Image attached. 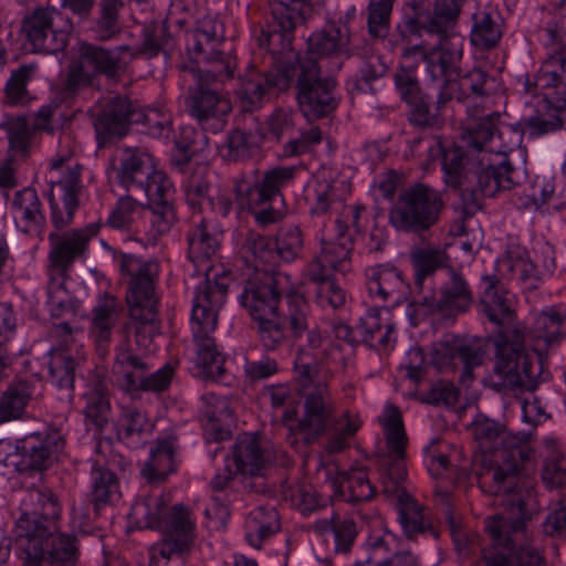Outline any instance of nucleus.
<instances>
[{"mask_svg": "<svg viewBox=\"0 0 566 566\" xmlns=\"http://www.w3.org/2000/svg\"><path fill=\"white\" fill-rule=\"evenodd\" d=\"M292 39L289 44L275 41L269 46H260L270 55L273 69L261 71L251 64L245 73L239 77L237 96L242 112H254L262 107L273 90L284 91L290 87L296 76V99L302 114L308 120L324 118L334 113L342 99L336 78L332 74H324V65L314 59H297L292 49Z\"/></svg>", "mask_w": 566, "mask_h": 566, "instance_id": "nucleus-1", "label": "nucleus"}, {"mask_svg": "<svg viewBox=\"0 0 566 566\" xmlns=\"http://www.w3.org/2000/svg\"><path fill=\"white\" fill-rule=\"evenodd\" d=\"M473 436L480 453L475 457V475L465 469H458L453 464V455L443 449L448 444L437 442L436 447L428 449L426 465L433 479H451L458 492H470L467 481L474 480L486 495H497L501 486L514 484L525 469L531 448L521 440L511 436L504 426L489 418L476 419L473 424Z\"/></svg>", "mask_w": 566, "mask_h": 566, "instance_id": "nucleus-2", "label": "nucleus"}, {"mask_svg": "<svg viewBox=\"0 0 566 566\" xmlns=\"http://www.w3.org/2000/svg\"><path fill=\"white\" fill-rule=\"evenodd\" d=\"M482 284L481 312L495 328V364L486 385L500 394L534 391L541 366L526 352L525 327L517 322L513 295L494 275H483Z\"/></svg>", "mask_w": 566, "mask_h": 566, "instance_id": "nucleus-3", "label": "nucleus"}, {"mask_svg": "<svg viewBox=\"0 0 566 566\" xmlns=\"http://www.w3.org/2000/svg\"><path fill=\"white\" fill-rule=\"evenodd\" d=\"M238 298L256 322L260 340L268 350L276 349L290 335L300 337L308 327V303L294 291L286 273L255 270L244 281Z\"/></svg>", "mask_w": 566, "mask_h": 566, "instance_id": "nucleus-4", "label": "nucleus"}, {"mask_svg": "<svg viewBox=\"0 0 566 566\" xmlns=\"http://www.w3.org/2000/svg\"><path fill=\"white\" fill-rule=\"evenodd\" d=\"M499 122L500 114L492 113L469 128V143L476 151V161L468 168V178L458 191L463 199L470 196L474 203L484 197H494L500 190H511L521 182V174L507 159L510 147L502 143Z\"/></svg>", "mask_w": 566, "mask_h": 566, "instance_id": "nucleus-5", "label": "nucleus"}, {"mask_svg": "<svg viewBox=\"0 0 566 566\" xmlns=\"http://www.w3.org/2000/svg\"><path fill=\"white\" fill-rule=\"evenodd\" d=\"M205 280L197 285L191 308V333L195 346V365L203 379L221 380L226 374V357L219 349L214 332L218 326L219 311L226 303L230 273L206 270Z\"/></svg>", "mask_w": 566, "mask_h": 566, "instance_id": "nucleus-6", "label": "nucleus"}, {"mask_svg": "<svg viewBox=\"0 0 566 566\" xmlns=\"http://www.w3.org/2000/svg\"><path fill=\"white\" fill-rule=\"evenodd\" d=\"M335 347L318 328L308 331L306 340L296 353L293 379L300 395L304 396L305 420L302 426H310L319 432L325 421L334 411V398L329 389L332 375H321L319 366L326 364Z\"/></svg>", "mask_w": 566, "mask_h": 566, "instance_id": "nucleus-7", "label": "nucleus"}, {"mask_svg": "<svg viewBox=\"0 0 566 566\" xmlns=\"http://www.w3.org/2000/svg\"><path fill=\"white\" fill-rule=\"evenodd\" d=\"M504 512L486 520L494 549L484 552L473 566H543V558L531 544L516 545L524 523L539 510L536 497H505Z\"/></svg>", "mask_w": 566, "mask_h": 566, "instance_id": "nucleus-8", "label": "nucleus"}, {"mask_svg": "<svg viewBox=\"0 0 566 566\" xmlns=\"http://www.w3.org/2000/svg\"><path fill=\"white\" fill-rule=\"evenodd\" d=\"M13 539L24 554L23 566H75L76 538L60 533L55 524H43L28 514L15 523Z\"/></svg>", "mask_w": 566, "mask_h": 566, "instance_id": "nucleus-9", "label": "nucleus"}, {"mask_svg": "<svg viewBox=\"0 0 566 566\" xmlns=\"http://www.w3.org/2000/svg\"><path fill=\"white\" fill-rule=\"evenodd\" d=\"M116 262L122 276L127 280L126 302L132 319L142 325L153 323L159 303V264L128 253L118 255Z\"/></svg>", "mask_w": 566, "mask_h": 566, "instance_id": "nucleus-10", "label": "nucleus"}, {"mask_svg": "<svg viewBox=\"0 0 566 566\" xmlns=\"http://www.w3.org/2000/svg\"><path fill=\"white\" fill-rule=\"evenodd\" d=\"M378 421L384 430L387 453L381 458V484L384 495H412L413 485L407 480L406 450L408 436L400 409L387 402Z\"/></svg>", "mask_w": 566, "mask_h": 566, "instance_id": "nucleus-11", "label": "nucleus"}, {"mask_svg": "<svg viewBox=\"0 0 566 566\" xmlns=\"http://www.w3.org/2000/svg\"><path fill=\"white\" fill-rule=\"evenodd\" d=\"M130 515L145 527L161 531L177 551L192 542L195 522L190 510L181 503L170 504L165 497H138Z\"/></svg>", "mask_w": 566, "mask_h": 566, "instance_id": "nucleus-12", "label": "nucleus"}, {"mask_svg": "<svg viewBox=\"0 0 566 566\" xmlns=\"http://www.w3.org/2000/svg\"><path fill=\"white\" fill-rule=\"evenodd\" d=\"M443 209L440 193L424 184L400 192L389 211V221L399 231L421 235L436 226Z\"/></svg>", "mask_w": 566, "mask_h": 566, "instance_id": "nucleus-13", "label": "nucleus"}, {"mask_svg": "<svg viewBox=\"0 0 566 566\" xmlns=\"http://www.w3.org/2000/svg\"><path fill=\"white\" fill-rule=\"evenodd\" d=\"M395 91L408 107L410 124L420 128H431L442 123V114L450 103V85L438 92L436 102L430 104V96L421 87L418 77V64H400L392 76Z\"/></svg>", "mask_w": 566, "mask_h": 566, "instance_id": "nucleus-14", "label": "nucleus"}, {"mask_svg": "<svg viewBox=\"0 0 566 566\" xmlns=\"http://www.w3.org/2000/svg\"><path fill=\"white\" fill-rule=\"evenodd\" d=\"M88 115L98 147L125 137L142 116L138 102L120 93H109L98 98L88 109Z\"/></svg>", "mask_w": 566, "mask_h": 566, "instance_id": "nucleus-15", "label": "nucleus"}, {"mask_svg": "<svg viewBox=\"0 0 566 566\" xmlns=\"http://www.w3.org/2000/svg\"><path fill=\"white\" fill-rule=\"evenodd\" d=\"M147 369L148 366L135 354L128 339H124L116 347L113 370L122 375L120 387L130 397L135 398L139 391L160 394L170 387L175 376L172 365L166 364L155 373L144 376Z\"/></svg>", "mask_w": 566, "mask_h": 566, "instance_id": "nucleus-16", "label": "nucleus"}, {"mask_svg": "<svg viewBox=\"0 0 566 566\" xmlns=\"http://www.w3.org/2000/svg\"><path fill=\"white\" fill-rule=\"evenodd\" d=\"M101 230L98 222L88 223L82 228L52 231L48 235L49 253L46 275L69 277L73 264L85 260L90 242Z\"/></svg>", "mask_w": 566, "mask_h": 566, "instance_id": "nucleus-17", "label": "nucleus"}, {"mask_svg": "<svg viewBox=\"0 0 566 566\" xmlns=\"http://www.w3.org/2000/svg\"><path fill=\"white\" fill-rule=\"evenodd\" d=\"M473 303L472 290L465 277L451 271L449 280L442 284L439 296L434 293L417 295L412 302L419 315L438 314L442 317H455L467 312Z\"/></svg>", "mask_w": 566, "mask_h": 566, "instance_id": "nucleus-18", "label": "nucleus"}, {"mask_svg": "<svg viewBox=\"0 0 566 566\" xmlns=\"http://www.w3.org/2000/svg\"><path fill=\"white\" fill-rule=\"evenodd\" d=\"M566 307L554 305L545 307L534 318L532 328L525 332V348L533 364H538L541 369L536 377L542 374L543 355L556 345H559L566 337Z\"/></svg>", "mask_w": 566, "mask_h": 566, "instance_id": "nucleus-19", "label": "nucleus"}, {"mask_svg": "<svg viewBox=\"0 0 566 566\" xmlns=\"http://www.w3.org/2000/svg\"><path fill=\"white\" fill-rule=\"evenodd\" d=\"M271 18L265 27L254 31V40L260 46H269L275 41L289 44L292 31L302 24L311 12L307 0H269Z\"/></svg>", "mask_w": 566, "mask_h": 566, "instance_id": "nucleus-20", "label": "nucleus"}, {"mask_svg": "<svg viewBox=\"0 0 566 566\" xmlns=\"http://www.w3.org/2000/svg\"><path fill=\"white\" fill-rule=\"evenodd\" d=\"M186 105L189 114L205 130L217 132L224 125V117L231 111V102L226 94L212 88V83L192 80Z\"/></svg>", "mask_w": 566, "mask_h": 566, "instance_id": "nucleus-21", "label": "nucleus"}, {"mask_svg": "<svg viewBox=\"0 0 566 566\" xmlns=\"http://www.w3.org/2000/svg\"><path fill=\"white\" fill-rule=\"evenodd\" d=\"M484 350L479 344L447 335L432 347L431 363L440 370L462 367L460 382L468 386L473 380V369L483 363Z\"/></svg>", "mask_w": 566, "mask_h": 566, "instance_id": "nucleus-22", "label": "nucleus"}, {"mask_svg": "<svg viewBox=\"0 0 566 566\" xmlns=\"http://www.w3.org/2000/svg\"><path fill=\"white\" fill-rule=\"evenodd\" d=\"M463 55V41L442 40L439 44L430 49L423 46L419 56L426 64V72L432 81H441L439 91H442L447 84L450 87V102L454 98L457 92V80L460 76V62Z\"/></svg>", "mask_w": 566, "mask_h": 566, "instance_id": "nucleus-23", "label": "nucleus"}, {"mask_svg": "<svg viewBox=\"0 0 566 566\" xmlns=\"http://www.w3.org/2000/svg\"><path fill=\"white\" fill-rule=\"evenodd\" d=\"M63 168V158L51 161V172L61 174L59 179L51 180L62 191V208L53 198L50 199L51 222L56 229L55 231L63 230L72 223L74 213L78 208V193L82 190L81 165H69L65 170Z\"/></svg>", "mask_w": 566, "mask_h": 566, "instance_id": "nucleus-24", "label": "nucleus"}, {"mask_svg": "<svg viewBox=\"0 0 566 566\" xmlns=\"http://www.w3.org/2000/svg\"><path fill=\"white\" fill-rule=\"evenodd\" d=\"M464 140L468 145V150L454 143L442 142L437 139L429 148V156L431 159L439 158L443 171V179L448 187L458 190L463 187L465 178H468L469 167H473L476 161V151L469 143V129Z\"/></svg>", "mask_w": 566, "mask_h": 566, "instance_id": "nucleus-25", "label": "nucleus"}, {"mask_svg": "<svg viewBox=\"0 0 566 566\" xmlns=\"http://www.w3.org/2000/svg\"><path fill=\"white\" fill-rule=\"evenodd\" d=\"M52 336L56 338L57 346L49 352V375L55 387L67 390L71 396L77 365L70 348L74 340L73 329L69 323L63 322L53 326Z\"/></svg>", "mask_w": 566, "mask_h": 566, "instance_id": "nucleus-26", "label": "nucleus"}, {"mask_svg": "<svg viewBox=\"0 0 566 566\" xmlns=\"http://www.w3.org/2000/svg\"><path fill=\"white\" fill-rule=\"evenodd\" d=\"M349 34L346 25L327 23L322 30L314 32L307 40L305 55L296 52L297 59H314L319 65L325 60L332 63L331 71H338L342 67L340 55L346 52Z\"/></svg>", "mask_w": 566, "mask_h": 566, "instance_id": "nucleus-27", "label": "nucleus"}, {"mask_svg": "<svg viewBox=\"0 0 566 566\" xmlns=\"http://www.w3.org/2000/svg\"><path fill=\"white\" fill-rule=\"evenodd\" d=\"M22 33L34 52L45 54L62 52L69 41L67 32L53 29L52 11L42 8L23 19Z\"/></svg>", "mask_w": 566, "mask_h": 566, "instance_id": "nucleus-28", "label": "nucleus"}, {"mask_svg": "<svg viewBox=\"0 0 566 566\" xmlns=\"http://www.w3.org/2000/svg\"><path fill=\"white\" fill-rule=\"evenodd\" d=\"M333 412H335V410ZM333 415L334 413L328 416L325 421L324 429L319 432H316V430L310 426H302V422L305 420V415L297 422V429L300 432L306 434V442H310L326 432L324 450L329 454L340 453L349 448V440L354 438L361 427V420L358 415L345 411L342 416L332 419Z\"/></svg>", "mask_w": 566, "mask_h": 566, "instance_id": "nucleus-29", "label": "nucleus"}, {"mask_svg": "<svg viewBox=\"0 0 566 566\" xmlns=\"http://www.w3.org/2000/svg\"><path fill=\"white\" fill-rule=\"evenodd\" d=\"M543 253L547 254V258L542 265H538L528 259L525 248L518 244H510L504 256L499 260V266L512 280L521 282L533 281L536 283L544 275L552 274L556 269L555 259L551 255L553 254L552 248L546 245Z\"/></svg>", "mask_w": 566, "mask_h": 566, "instance_id": "nucleus-30", "label": "nucleus"}, {"mask_svg": "<svg viewBox=\"0 0 566 566\" xmlns=\"http://www.w3.org/2000/svg\"><path fill=\"white\" fill-rule=\"evenodd\" d=\"M296 167H274L264 172L263 178L250 186L245 182L235 185L237 196L245 193V202L251 207L272 203L281 197V190L295 178Z\"/></svg>", "mask_w": 566, "mask_h": 566, "instance_id": "nucleus-31", "label": "nucleus"}, {"mask_svg": "<svg viewBox=\"0 0 566 566\" xmlns=\"http://www.w3.org/2000/svg\"><path fill=\"white\" fill-rule=\"evenodd\" d=\"M64 448V438L57 430L32 433L25 437L17 449L20 451L23 469L42 471Z\"/></svg>", "mask_w": 566, "mask_h": 566, "instance_id": "nucleus-32", "label": "nucleus"}, {"mask_svg": "<svg viewBox=\"0 0 566 566\" xmlns=\"http://www.w3.org/2000/svg\"><path fill=\"white\" fill-rule=\"evenodd\" d=\"M114 167L117 182L128 191L142 189L156 166L154 157L140 148L125 147L120 149Z\"/></svg>", "mask_w": 566, "mask_h": 566, "instance_id": "nucleus-33", "label": "nucleus"}, {"mask_svg": "<svg viewBox=\"0 0 566 566\" xmlns=\"http://www.w3.org/2000/svg\"><path fill=\"white\" fill-rule=\"evenodd\" d=\"M115 421L117 439L129 448L142 447L154 430V423L147 412L134 403H118Z\"/></svg>", "mask_w": 566, "mask_h": 566, "instance_id": "nucleus-34", "label": "nucleus"}, {"mask_svg": "<svg viewBox=\"0 0 566 566\" xmlns=\"http://www.w3.org/2000/svg\"><path fill=\"white\" fill-rule=\"evenodd\" d=\"M316 261H311L304 270V279L313 285L314 302L322 308L338 310L347 300V292L337 282L334 273H327Z\"/></svg>", "mask_w": 566, "mask_h": 566, "instance_id": "nucleus-35", "label": "nucleus"}, {"mask_svg": "<svg viewBox=\"0 0 566 566\" xmlns=\"http://www.w3.org/2000/svg\"><path fill=\"white\" fill-rule=\"evenodd\" d=\"M356 333H358L359 343L377 352H388L394 348L396 343L395 324L389 317L384 318L381 310L377 307L369 308L360 317Z\"/></svg>", "mask_w": 566, "mask_h": 566, "instance_id": "nucleus-36", "label": "nucleus"}, {"mask_svg": "<svg viewBox=\"0 0 566 566\" xmlns=\"http://www.w3.org/2000/svg\"><path fill=\"white\" fill-rule=\"evenodd\" d=\"M368 294L380 302L392 298L398 302L407 284L402 272L391 264H377L365 270Z\"/></svg>", "mask_w": 566, "mask_h": 566, "instance_id": "nucleus-37", "label": "nucleus"}, {"mask_svg": "<svg viewBox=\"0 0 566 566\" xmlns=\"http://www.w3.org/2000/svg\"><path fill=\"white\" fill-rule=\"evenodd\" d=\"M123 307L118 300L108 293L99 297L92 311L91 335L99 354H104L112 340V331L116 326Z\"/></svg>", "mask_w": 566, "mask_h": 566, "instance_id": "nucleus-38", "label": "nucleus"}, {"mask_svg": "<svg viewBox=\"0 0 566 566\" xmlns=\"http://www.w3.org/2000/svg\"><path fill=\"white\" fill-rule=\"evenodd\" d=\"M200 63H205L207 69L190 67L185 69V73L190 75L192 80H199L209 83H224L228 80L233 78L238 67L237 55L232 48H228L227 42L220 45L216 52L208 55Z\"/></svg>", "mask_w": 566, "mask_h": 566, "instance_id": "nucleus-39", "label": "nucleus"}, {"mask_svg": "<svg viewBox=\"0 0 566 566\" xmlns=\"http://www.w3.org/2000/svg\"><path fill=\"white\" fill-rule=\"evenodd\" d=\"M218 29V22L206 17L198 21L196 29L187 33L186 51L191 61L200 63L226 42Z\"/></svg>", "mask_w": 566, "mask_h": 566, "instance_id": "nucleus-40", "label": "nucleus"}, {"mask_svg": "<svg viewBox=\"0 0 566 566\" xmlns=\"http://www.w3.org/2000/svg\"><path fill=\"white\" fill-rule=\"evenodd\" d=\"M186 237L188 258L198 268L201 263L210 261L219 250L220 234L209 228L206 218L193 220Z\"/></svg>", "mask_w": 566, "mask_h": 566, "instance_id": "nucleus-41", "label": "nucleus"}, {"mask_svg": "<svg viewBox=\"0 0 566 566\" xmlns=\"http://www.w3.org/2000/svg\"><path fill=\"white\" fill-rule=\"evenodd\" d=\"M128 46H117L114 50H105L97 45L86 44L82 48L80 63L84 69L92 66L95 74H102L114 78L119 75L124 69L123 52H128Z\"/></svg>", "mask_w": 566, "mask_h": 566, "instance_id": "nucleus-42", "label": "nucleus"}, {"mask_svg": "<svg viewBox=\"0 0 566 566\" xmlns=\"http://www.w3.org/2000/svg\"><path fill=\"white\" fill-rule=\"evenodd\" d=\"M280 530L279 514L274 507L259 506L245 518L244 536L247 543L260 549L262 544Z\"/></svg>", "mask_w": 566, "mask_h": 566, "instance_id": "nucleus-43", "label": "nucleus"}, {"mask_svg": "<svg viewBox=\"0 0 566 566\" xmlns=\"http://www.w3.org/2000/svg\"><path fill=\"white\" fill-rule=\"evenodd\" d=\"M233 460L239 472L258 476L268 457L256 436L243 433L237 438L233 446ZM256 479L262 480V478Z\"/></svg>", "mask_w": 566, "mask_h": 566, "instance_id": "nucleus-44", "label": "nucleus"}, {"mask_svg": "<svg viewBox=\"0 0 566 566\" xmlns=\"http://www.w3.org/2000/svg\"><path fill=\"white\" fill-rule=\"evenodd\" d=\"M147 217V207L138 202L132 196L120 197L109 217L107 226L113 229L129 231L136 234L146 232L145 218Z\"/></svg>", "mask_w": 566, "mask_h": 566, "instance_id": "nucleus-45", "label": "nucleus"}, {"mask_svg": "<svg viewBox=\"0 0 566 566\" xmlns=\"http://www.w3.org/2000/svg\"><path fill=\"white\" fill-rule=\"evenodd\" d=\"M503 36V21L497 12L478 11L472 17L470 41L481 51L495 49Z\"/></svg>", "mask_w": 566, "mask_h": 566, "instance_id": "nucleus-46", "label": "nucleus"}, {"mask_svg": "<svg viewBox=\"0 0 566 566\" xmlns=\"http://www.w3.org/2000/svg\"><path fill=\"white\" fill-rule=\"evenodd\" d=\"M352 250L350 238L340 232L338 241L322 240L321 252L312 261H316L327 273H346L352 268Z\"/></svg>", "mask_w": 566, "mask_h": 566, "instance_id": "nucleus-47", "label": "nucleus"}, {"mask_svg": "<svg viewBox=\"0 0 566 566\" xmlns=\"http://www.w3.org/2000/svg\"><path fill=\"white\" fill-rule=\"evenodd\" d=\"M422 34L421 21L415 17H405L387 36L391 50H400L402 59H412L423 51L424 44L412 43L413 40L420 39Z\"/></svg>", "mask_w": 566, "mask_h": 566, "instance_id": "nucleus-48", "label": "nucleus"}, {"mask_svg": "<svg viewBox=\"0 0 566 566\" xmlns=\"http://www.w3.org/2000/svg\"><path fill=\"white\" fill-rule=\"evenodd\" d=\"M177 444L172 438L164 439L157 442V446L150 452V459L143 469V474L151 482H160L172 473L176 469Z\"/></svg>", "mask_w": 566, "mask_h": 566, "instance_id": "nucleus-49", "label": "nucleus"}, {"mask_svg": "<svg viewBox=\"0 0 566 566\" xmlns=\"http://www.w3.org/2000/svg\"><path fill=\"white\" fill-rule=\"evenodd\" d=\"M203 416L207 419L206 436L208 442H220L229 439L230 431L223 428L222 422L232 418V410L227 398L208 395Z\"/></svg>", "mask_w": 566, "mask_h": 566, "instance_id": "nucleus-50", "label": "nucleus"}, {"mask_svg": "<svg viewBox=\"0 0 566 566\" xmlns=\"http://www.w3.org/2000/svg\"><path fill=\"white\" fill-rule=\"evenodd\" d=\"M33 391V385L28 380L12 382L0 397V423L21 418Z\"/></svg>", "mask_w": 566, "mask_h": 566, "instance_id": "nucleus-51", "label": "nucleus"}, {"mask_svg": "<svg viewBox=\"0 0 566 566\" xmlns=\"http://www.w3.org/2000/svg\"><path fill=\"white\" fill-rule=\"evenodd\" d=\"M94 74L84 69L83 63H74L67 67L65 80L56 93L57 99L66 105H74L85 99L84 94L91 91Z\"/></svg>", "mask_w": 566, "mask_h": 566, "instance_id": "nucleus-52", "label": "nucleus"}, {"mask_svg": "<svg viewBox=\"0 0 566 566\" xmlns=\"http://www.w3.org/2000/svg\"><path fill=\"white\" fill-rule=\"evenodd\" d=\"M12 207L21 213L22 220L27 223L25 232L42 233L45 217L42 212V203L33 188L19 190L14 196Z\"/></svg>", "mask_w": 566, "mask_h": 566, "instance_id": "nucleus-53", "label": "nucleus"}, {"mask_svg": "<svg viewBox=\"0 0 566 566\" xmlns=\"http://www.w3.org/2000/svg\"><path fill=\"white\" fill-rule=\"evenodd\" d=\"M410 261L415 272V287L419 291L418 295H424L426 281L443 265L446 255L439 249L418 248L411 252Z\"/></svg>", "mask_w": 566, "mask_h": 566, "instance_id": "nucleus-54", "label": "nucleus"}, {"mask_svg": "<svg viewBox=\"0 0 566 566\" xmlns=\"http://www.w3.org/2000/svg\"><path fill=\"white\" fill-rule=\"evenodd\" d=\"M0 128L7 133L9 156L28 157L34 134V129L28 119L22 116L9 117L0 124Z\"/></svg>", "mask_w": 566, "mask_h": 566, "instance_id": "nucleus-55", "label": "nucleus"}, {"mask_svg": "<svg viewBox=\"0 0 566 566\" xmlns=\"http://www.w3.org/2000/svg\"><path fill=\"white\" fill-rule=\"evenodd\" d=\"M306 199L311 206V213L316 216L326 214L335 206L342 203L336 192L335 182L326 178L314 179L307 188Z\"/></svg>", "mask_w": 566, "mask_h": 566, "instance_id": "nucleus-56", "label": "nucleus"}, {"mask_svg": "<svg viewBox=\"0 0 566 566\" xmlns=\"http://www.w3.org/2000/svg\"><path fill=\"white\" fill-rule=\"evenodd\" d=\"M279 263L295 261L303 250L304 239L301 229L294 224L280 227L274 238Z\"/></svg>", "mask_w": 566, "mask_h": 566, "instance_id": "nucleus-57", "label": "nucleus"}, {"mask_svg": "<svg viewBox=\"0 0 566 566\" xmlns=\"http://www.w3.org/2000/svg\"><path fill=\"white\" fill-rule=\"evenodd\" d=\"M85 407L83 413L85 419L92 423L98 432H102L111 418L109 395L102 388H95L84 395Z\"/></svg>", "mask_w": 566, "mask_h": 566, "instance_id": "nucleus-58", "label": "nucleus"}, {"mask_svg": "<svg viewBox=\"0 0 566 566\" xmlns=\"http://www.w3.org/2000/svg\"><path fill=\"white\" fill-rule=\"evenodd\" d=\"M177 217L172 202L157 203L147 207V217L145 218V229L148 241H156L158 237L167 233Z\"/></svg>", "mask_w": 566, "mask_h": 566, "instance_id": "nucleus-59", "label": "nucleus"}, {"mask_svg": "<svg viewBox=\"0 0 566 566\" xmlns=\"http://www.w3.org/2000/svg\"><path fill=\"white\" fill-rule=\"evenodd\" d=\"M396 510L398 520L407 536L411 537L424 531L428 518L424 507L415 497H398Z\"/></svg>", "mask_w": 566, "mask_h": 566, "instance_id": "nucleus-60", "label": "nucleus"}, {"mask_svg": "<svg viewBox=\"0 0 566 566\" xmlns=\"http://www.w3.org/2000/svg\"><path fill=\"white\" fill-rule=\"evenodd\" d=\"M537 85L542 88L566 87V46L548 55L538 72Z\"/></svg>", "mask_w": 566, "mask_h": 566, "instance_id": "nucleus-61", "label": "nucleus"}, {"mask_svg": "<svg viewBox=\"0 0 566 566\" xmlns=\"http://www.w3.org/2000/svg\"><path fill=\"white\" fill-rule=\"evenodd\" d=\"M396 0H369L367 12L368 33L374 39H384L389 34L390 18Z\"/></svg>", "mask_w": 566, "mask_h": 566, "instance_id": "nucleus-62", "label": "nucleus"}, {"mask_svg": "<svg viewBox=\"0 0 566 566\" xmlns=\"http://www.w3.org/2000/svg\"><path fill=\"white\" fill-rule=\"evenodd\" d=\"M136 192L144 193L151 206L172 202L175 189L167 175L155 167L149 178L143 182L142 189H137Z\"/></svg>", "mask_w": 566, "mask_h": 566, "instance_id": "nucleus-63", "label": "nucleus"}, {"mask_svg": "<svg viewBox=\"0 0 566 566\" xmlns=\"http://www.w3.org/2000/svg\"><path fill=\"white\" fill-rule=\"evenodd\" d=\"M49 282L46 287L48 301L50 313L53 317H63L66 314L73 313L72 300L65 289V281L67 277L48 275Z\"/></svg>", "mask_w": 566, "mask_h": 566, "instance_id": "nucleus-64", "label": "nucleus"}]
</instances>
